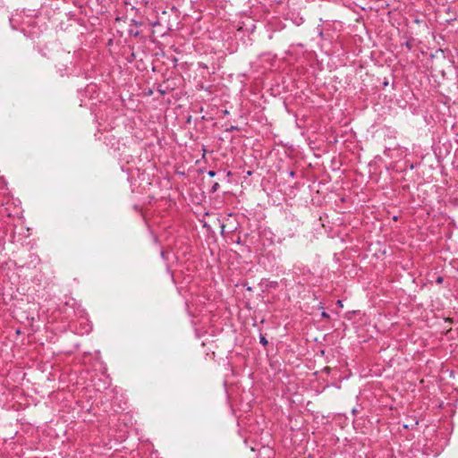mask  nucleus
Instances as JSON below:
<instances>
[{
    "label": "nucleus",
    "instance_id": "nucleus-3",
    "mask_svg": "<svg viewBox=\"0 0 458 458\" xmlns=\"http://www.w3.org/2000/svg\"><path fill=\"white\" fill-rule=\"evenodd\" d=\"M322 316H323V317H328V315H327L326 312H323V313H322Z\"/></svg>",
    "mask_w": 458,
    "mask_h": 458
},
{
    "label": "nucleus",
    "instance_id": "nucleus-1",
    "mask_svg": "<svg viewBox=\"0 0 458 458\" xmlns=\"http://www.w3.org/2000/svg\"><path fill=\"white\" fill-rule=\"evenodd\" d=\"M260 344L263 345V346H267L268 342L267 340L266 339L265 336L263 335H260Z\"/></svg>",
    "mask_w": 458,
    "mask_h": 458
},
{
    "label": "nucleus",
    "instance_id": "nucleus-2",
    "mask_svg": "<svg viewBox=\"0 0 458 458\" xmlns=\"http://www.w3.org/2000/svg\"><path fill=\"white\" fill-rule=\"evenodd\" d=\"M208 175H209L210 177H214V176L216 175V173H215L214 171H209V172H208Z\"/></svg>",
    "mask_w": 458,
    "mask_h": 458
}]
</instances>
